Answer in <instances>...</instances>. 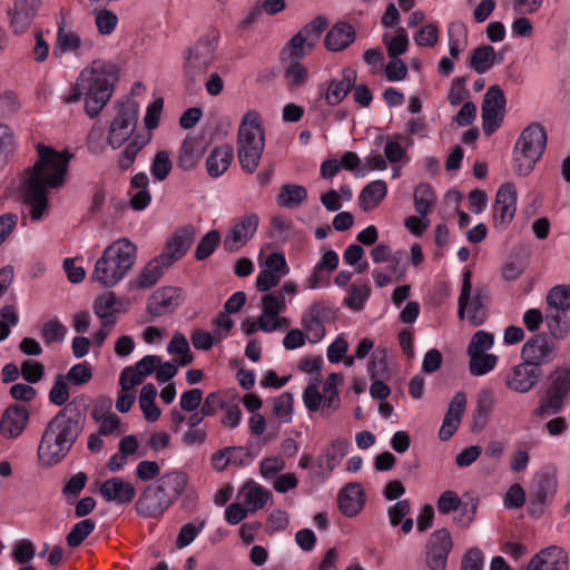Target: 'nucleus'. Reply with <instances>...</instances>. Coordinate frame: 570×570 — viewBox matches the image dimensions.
Here are the masks:
<instances>
[{"instance_id": "obj_36", "label": "nucleus", "mask_w": 570, "mask_h": 570, "mask_svg": "<svg viewBox=\"0 0 570 570\" xmlns=\"http://www.w3.org/2000/svg\"><path fill=\"white\" fill-rule=\"evenodd\" d=\"M157 389L154 384L147 383L141 387L139 405L145 419L149 422H156L161 414L160 409L155 403Z\"/></svg>"}, {"instance_id": "obj_35", "label": "nucleus", "mask_w": 570, "mask_h": 570, "mask_svg": "<svg viewBox=\"0 0 570 570\" xmlns=\"http://www.w3.org/2000/svg\"><path fill=\"white\" fill-rule=\"evenodd\" d=\"M307 198V190L302 185L285 184L277 195V204L286 208H297Z\"/></svg>"}, {"instance_id": "obj_24", "label": "nucleus", "mask_w": 570, "mask_h": 570, "mask_svg": "<svg viewBox=\"0 0 570 570\" xmlns=\"http://www.w3.org/2000/svg\"><path fill=\"white\" fill-rule=\"evenodd\" d=\"M466 406V395L464 392H456L451 400L443 423L439 431V438L442 441L450 440L459 429L462 415Z\"/></svg>"}, {"instance_id": "obj_33", "label": "nucleus", "mask_w": 570, "mask_h": 570, "mask_svg": "<svg viewBox=\"0 0 570 570\" xmlns=\"http://www.w3.org/2000/svg\"><path fill=\"white\" fill-rule=\"evenodd\" d=\"M203 153L204 149L199 139L194 137L186 138L179 148L177 166L186 171L194 169Z\"/></svg>"}, {"instance_id": "obj_58", "label": "nucleus", "mask_w": 570, "mask_h": 570, "mask_svg": "<svg viewBox=\"0 0 570 570\" xmlns=\"http://www.w3.org/2000/svg\"><path fill=\"white\" fill-rule=\"evenodd\" d=\"M72 385H83L92 377L91 367L87 363H78L73 365L65 375Z\"/></svg>"}, {"instance_id": "obj_34", "label": "nucleus", "mask_w": 570, "mask_h": 570, "mask_svg": "<svg viewBox=\"0 0 570 570\" xmlns=\"http://www.w3.org/2000/svg\"><path fill=\"white\" fill-rule=\"evenodd\" d=\"M271 494V491L258 484L247 483L240 489L238 497L243 499V504L248 511L255 512L265 505Z\"/></svg>"}, {"instance_id": "obj_14", "label": "nucleus", "mask_w": 570, "mask_h": 570, "mask_svg": "<svg viewBox=\"0 0 570 570\" xmlns=\"http://www.w3.org/2000/svg\"><path fill=\"white\" fill-rule=\"evenodd\" d=\"M331 307L323 303H313L304 313L301 324L309 343H318L325 336V323L334 320Z\"/></svg>"}, {"instance_id": "obj_32", "label": "nucleus", "mask_w": 570, "mask_h": 570, "mask_svg": "<svg viewBox=\"0 0 570 570\" xmlns=\"http://www.w3.org/2000/svg\"><path fill=\"white\" fill-rule=\"evenodd\" d=\"M387 194V185L384 180H374L367 184L358 196V204L363 212L376 208Z\"/></svg>"}, {"instance_id": "obj_44", "label": "nucleus", "mask_w": 570, "mask_h": 570, "mask_svg": "<svg viewBox=\"0 0 570 570\" xmlns=\"http://www.w3.org/2000/svg\"><path fill=\"white\" fill-rule=\"evenodd\" d=\"M96 522L91 519H85L76 523L67 534V543L71 548L80 546L83 540L95 530Z\"/></svg>"}, {"instance_id": "obj_53", "label": "nucleus", "mask_w": 570, "mask_h": 570, "mask_svg": "<svg viewBox=\"0 0 570 570\" xmlns=\"http://www.w3.org/2000/svg\"><path fill=\"white\" fill-rule=\"evenodd\" d=\"M63 374L55 377L53 385L49 392V400L55 405H63L69 399V385Z\"/></svg>"}, {"instance_id": "obj_46", "label": "nucleus", "mask_w": 570, "mask_h": 570, "mask_svg": "<svg viewBox=\"0 0 570 570\" xmlns=\"http://www.w3.org/2000/svg\"><path fill=\"white\" fill-rule=\"evenodd\" d=\"M92 417L96 422H100L98 432L102 435L112 434L120 425V419L114 413H104L102 407L100 409L99 404H96Z\"/></svg>"}, {"instance_id": "obj_16", "label": "nucleus", "mask_w": 570, "mask_h": 570, "mask_svg": "<svg viewBox=\"0 0 570 570\" xmlns=\"http://www.w3.org/2000/svg\"><path fill=\"white\" fill-rule=\"evenodd\" d=\"M196 235V228L193 225H186L179 228L167 242L164 250L157 256L166 267L171 266L180 259L191 246Z\"/></svg>"}, {"instance_id": "obj_3", "label": "nucleus", "mask_w": 570, "mask_h": 570, "mask_svg": "<svg viewBox=\"0 0 570 570\" xmlns=\"http://www.w3.org/2000/svg\"><path fill=\"white\" fill-rule=\"evenodd\" d=\"M117 80L118 68L114 63L95 60L80 72L72 95L65 97L63 101L77 102L85 96L86 114L95 118L109 101Z\"/></svg>"}, {"instance_id": "obj_31", "label": "nucleus", "mask_w": 570, "mask_h": 570, "mask_svg": "<svg viewBox=\"0 0 570 570\" xmlns=\"http://www.w3.org/2000/svg\"><path fill=\"white\" fill-rule=\"evenodd\" d=\"M234 159V150L230 145L215 147L206 160V169L210 177L222 176Z\"/></svg>"}, {"instance_id": "obj_18", "label": "nucleus", "mask_w": 570, "mask_h": 570, "mask_svg": "<svg viewBox=\"0 0 570 570\" xmlns=\"http://www.w3.org/2000/svg\"><path fill=\"white\" fill-rule=\"evenodd\" d=\"M493 209L495 227L507 228L517 210V189L513 184L507 183L499 188Z\"/></svg>"}, {"instance_id": "obj_13", "label": "nucleus", "mask_w": 570, "mask_h": 570, "mask_svg": "<svg viewBox=\"0 0 570 570\" xmlns=\"http://www.w3.org/2000/svg\"><path fill=\"white\" fill-rule=\"evenodd\" d=\"M453 548L450 531L445 528L431 533L425 544V562L431 570H445L448 556Z\"/></svg>"}, {"instance_id": "obj_63", "label": "nucleus", "mask_w": 570, "mask_h": 570, "mask_svg": "<svg viewBox=\"0 0 570 570\" xmlns=\"http://www.w3.org/2000/svg\"><path fill=\"white\" fill-rule=\"evenodd\" d=\"M203 395V391L197 387L185 391L180 395V409L187 412L196 411L199 406H202Z\"/></svg>"}, {"instance_id": "obj_48", "label": "nucleus", "mask_w": 570, "mask_h": 570, "mask_svg": "<svg viewBox=\"0 0 570 570\" xmlns=\"http://www.w3.org/2000/svg\"><path fill=\"white\" fill-rule=\"evenodd\" d=\"M307 69L299 60H291L284 71V77L291 89L303 86L307 79Z\"/></svg>"}, {"instance_id": "obj_26", "label": "nucleus", "mask_w": 570, "mask_h": 570, "mask_svg": "<svg viewBox=\"0 0 570 570\" xmlns=\"http://www.w3.org/2000/svg\"><path fill=\"white\" fill-rule=\"evenodd\" d=\"M82 46L90 47V41H82L80 36L71 28L67 27L65 19L58 26L57 40L52 53L61 58L67 52H77Z\"/></svg>"}, {"instance_id": "obj_59", "label": "nucleus", "mask_w": 570, "mask_h": 570, "mask_svg": "<svg viewBox=\"0 0 570 570\" xmlns=\"http://www.w3.org/2000/svg\"><path fill=\"white\" fill-rule=\"evenodd\" d=\"M494 337L492 334L484 331H478L471 338L468 346V354L485 353L487 350L492 347Z\"/></svg>"}, {"instance_id": "obj_19", "label": "nucleus", "mask_w": 570, "mask_h": 570, "mask_svg": "<svg viewBox=\"0 0 570 570\" xmlns=\"http://www.w3.org/2000/svg\"><path fill=\"white\" fill-rule=\"evenodd\" d=\"M542 375L541 368L527 361L513 366L505 376V385L514 392L527 393L531 391Z\"/></svg>"}, {"instance_id": "obj_27", "label": "nucleus", "mask_w": 570, "mask_h": 570, "mask_svg": "<svg viewBox=\"0 0 570 570\" xmlns=\"http://www.w3.org/2000/svg\"><path fill=\"white\" fill-rule=\"evenodd\" d=\"M364 493L360 483H347L338 493L337 502L340 511L348 518L361 512L364 507Z\"/></svg>"}, {"instance_id": "obj_6", "label": "nucleus", "mask_w": 570, "mask_h": 570, "mask_svg": "<svg viewBox=\"0 0 570 570\" xmlns=\"http://www.w3.org/2000/svg\"><path fill=\"white\" fill-rule=\"evenodd\" d=\"M236 146L242 169L247 174H254L265 149V131L256 110H248L243 116L237 130Z\"/></svg>"}, {"instance_id": "obj_61", "label": "nucleus", "mask_w": 570, "mask_h": 570, "mask_svg": "<svg viewBox=\"0 0 570 570\" xmlns=\"http://www.w3.org/2000/svg\"><path fill=\"white\" fill-rule=\"evenodd\" d=\"M226 407V402L220 391L212 392L207 394L204 401H202L200 410L207 416H214L219 410Z\"/></svg>"}, {"instance_id": "obj_15", "label": "nucleus", "mask_w": 570, "mask_h": 570, "mask_svg": "<svg viewBox=\"0 0 570 570\" xmlns=\"http://www.w3.org/2000/svg\"><path fill=\"white\" fill-rule=\"evenodd\" d=\"M259 218L250 213L240 217L226 234L223 245L228 253L240 249L254 236L257 230Z\"/></svg>"}, {"instance_id": "obj_30", "label": "nucleus", "mask_w": 570, "mask_h": 570, "mask_svg": "<svg viewBox=\"0 0 570 570\" xmlns=\"http://www.w3.org/2000/svg\"><path fill=\"white\" fill-rule=\"evenodd\" d=\"M355 40V30L347 22L335 23L325 36V47L330 51H342Z\"/></svg>"}, {"instance_id": "obj_9", "label": "nucleus", "mask_w": 570, "mask_h": 570, "mask_svg": "<svg viewBox=\"0 0 570 570\" xmlns=\"http://www.w3.org/2000/svg\"><path fill=\"white\" fill-rule=\"evenodd\" d=\"M551 383L546 395L541 397L534 413L538 416L556 414L564 405V400L570 393V367L558 366L550 374Z\"/></svg>"}, {"instance_id": "obj_47", "label": "nucleus", "mask_w": 570, "mask_h": 570, "mask_svg": "<svg viewBox=\"0 0 570 570\" xmlns=\"http://www.w3.org/2000/svg\"><path fill=\"white\" fill-rule=\"evenodd\" d=\"M67 328L58 318L47 321L41 327V337L47 345L61 342L66 336Z\"/></svg>"}, {"instance_id": "obj_41", "label": "nucleus", "mask_w": 570, "mask_h": 570, "mask_svg": "<svg viewBox=\"0 0 570 570\" xmlns=\"http://www.w3.org/2000/svg\"><path fill=\"white\" fill-rule=\"evenodd\" d=\"M549 309L564 312L570 309V285H557L547 295Z\"/></svg>"}, {"instance_id": "obj_42", "label": "nucleus", "mask_w": 570, "mask_h": 570, "mask_svg": "<svg viewBox=\"0 0 570 570\" xmlns=\"http://www.w3.org/2000/svg\"><path fill=\"white\" fill-rule=\"evenodd\" d=\"M435 200L433 189L429 184H419L414 189L415 210L425 218Z\"/></svg>"}, {"instance_id": "obj_37", "label": "nucleus", "mask_w": 570, "mask_h": 570, "mask_svg": "<svg viewBox=\"0 0 570 570\" xmlns=\"http://www.w3.org/2000/svg\"><path fill=\"white\" fill-rule=\"evenodd\" d=\"M546 321L553 340L562 341L569 335L570 323L563 312L548 309Z\"/></svg>"}, {"instance_id": "obj_10", "label": "nucleus", "mask_w": 570, "mask_h": 570, "mask_svg": "<svg viewBox=\"0 0 570 570\" xmlns=\"http://www.w3.org/2000/svg\"><path fill=\"white\" fill-rule=\"evenodd\" d=\"M216 43L208 36L199 38L193 46L184 52L185 76L191 83L204 75L215 59Z\"/></svg>"}, {"instance_id": "obj_11", "label": "nucleus", "mask_w": 570, "mask_h": 570, "mask_svg": "<svg viewBox=\"0 0 570 570\" xmlns=\"http://www.w3.org/2000/svg\"><path fill=\"white\" fill-rule=\"evenodd\" d=\"M139 106L136 101H127L117 106V112L108 129V144L119 148L132 135L138 120Z\"/></svg>"}, {"instance_id": "obj_39", "label": "nucleus", "mask_w": 570, "mask_h": 570, "mask_svg": "<svg viewBox=\"0 0 570 570\" xmlns=\"http://www.w3.org/2000/svg\"><path fill=\"white\" fill-rule=\"evenodd\" d=\"M167 268L163 265L161 261L157 257L151 259L140 272L137 278V285L140 288H149L154 286L163 276L164 269Z\"/></svg>"}, {"instance_id": "obj_25", "label": "nucleus", "mask_w": 570, "mask_h": 570, "mask_svg": "<svg viewBox=\"0 0 570 570\" xmlns=\"http://www.w3.org/2000/svg\"><path fill=\"white\" fill-rule=\"evenodd\" d=\"M99 492L106 501L119 504L130 503L136 495L135 487L121 478L106 480Z\"/></svg>"}, {"instance_id": "obj_17", "label": "nucleus", "mask_w": 570, "mask_h": 570, "mask_svg": "<svg viewBox=\"0 0 570 570\" xmlns=\"http://www.w3.org/2000/svg\"><path fill=\"white\" fill-rule=\"evenodd\" d=\"M556 351L557 345L554 342L549 340L546 334H538L525 342L521 356L523 361L541 368L542 364L553 360Z\"/></svg>"}, {"instance_id": "obj_51", "label": "nucleus", "mask_w": 570, "mask_h": 570, "mask_svg": "<svg viewBox=\"0 0 570 570\" xmlns=\"http://www.w3.org/2000/svg\"><path fill=\"white\" fill-rule=\"evenodd\" d=\"M293 394L285 392L274 400L273 413L276 417L282 419L284 422L292 421L293 413Z\"/></svg>"}, {"instance_id": "obj_45", "label": "nucleus", "mask_w": 570, "mask_h": 570, "mask_svg": "<svg viewBox=\"0 0 570 570\" xmlns=\"http://www.w3.org/2000/svg\"><path fill=\"white\" fill-rule=\"evenodd\" d=\"M222 240L220 234L217 229L209 230L198 243L195 257L197 261H203L209 257Z\"/></svg>"}, {"instance_id": "obj_8", "label": "nucleus", "mask_w": 570, "mask_h": 570, "mask_svg": "<svg viewBox=\"0 0 570 570\" xmlns=\"http://www.w3.org/2000/svg\"><path fill=\"white\" fill-rule=\"evenodd\" d=\"M472 273L470 269L463 273L461 293L458 301V315L462 320L468 308V318L473 326H480L487 320V303L489 301V291L487 288H478L470 302L472 284Z\"/></svg>"}, {"instance_id": "obj_2", "label": "nucleus", "mask_w": 570, "mask_h": 570, "mask_svg": "<svg viewBox=\"0 0 570 570\" xmlns=\"http://www.w3.org/2000/svg\"><path fill=\"white\" fill-rule=\"evenodd\" d=\"M86 419L85 410L73 400L48 422L37 452L42 465L53 466L68 455L85 428Z\"/></svg>"}, {"instance_id": "obj_62", "label": "nucleus", "mask_w": 570, "mask_h": 570, "mask_svg": "<svg viewBox=\"0 0 570 570\" xmlns=\"http://www.w3.org/2000/svg\"><path fill=\"white\" fill-rule=\"evenodd\" d=\"M309 50H307L305 41L296 33L291 38L283 49V53L291 60L302 59Z\"/></svg>"}, {"instance_id": "obj_4", "label": "nucleus", "mask_w": 570, "mask_h": 570, "mask_svg": "<svg viewBox=\"0 0 570 570\" xmlns=\"http://www.w3.org/2000/svg\"><path fill=\"white\" fill-rule=\"evenodd\" d=\"M137 247L127 238L110 244L95 264L91 279L109 288L118 284L132 268Z\"/></svg>"}, {"instance_id": "obj_49", "label": "nucleus", "mask_w": 570, "mask_h": 570, "mask_svg": "<svg viewBox=\"0 0 570 570\" xmlns=\"http://www.w3.org/2000/svg\"><path fill=\"white\" fill-rule=\"evenodd\" d=\"M370 295L371 287L368 284H363L361 286L352 285L350 287L348 296L344 299V304L353 311H362Z\"/></svg>"}, {"instance_id": "obj_54", "label": "nucleus", "mask_w": 570, "mask_h": 570, "mask_svg": "<svg viewBox=\"0 0 570 570\" xmlns=\"http://www.w3.org/2000/svg\"><path fill=\"white\" fill-rule=\"evenodd\" d=\"M204 527H205L204 520L199 521L198 523L188 522V523L184 524L180 528V531L177 535L176 547L178 549H183V548L189 546L196 539V537L199 534V532L203 530Z\"/></svg>"}, {"instance_id": "obj_55", "label": "nucleus", "mask_w": 570, "mask_h": 570, "mask_svg": "<svg viewBox=\"0 0 570 570\" xmlns=\"http://www.w3.org/2000/svg\"><path fill=\"white\" fill-rule=\"evenodd\" d=\"M173 167V163L169 158V155L165 150L158 151L151 164V174L157 180H164L168 177Z\"/></svg>"}, {"instance_id": "obj_60", "label": "nucleus", "mask_w": 570, "mask_h": 570, "mask_svg": "<svg viewBox=\"0 0 570 570\" xmlns=\"http://www.w3.org/2000/svg\"><path fill=\"white\" fill-rule=\"evenodd\" d=\"M146 145V140H139V137L134 138L126 148L124 149L121 157L119 158V167L121 169H128L135 161L137 154Z\"/></svg>"}, {"instance_id": "obj_40", "label": "nucleus", "mask_w": 570, "mask_h": 570, "mask_svg": "<svg viewBox=\"0 0 570 570\" xmlns=\"http://www.w3.org/2000/svg\"><path fill=\"white\" fill-rule=\"evenodd\" d=\"M326 27L327 20L320 16L313 19L297 32L298 36H301V38L305 41L307 50H312L315 47Z\"/></svg>"}, {"instance_id": "obj_56", "label": "nucleus", "mask_w": 570, "mask_h": 570, "mask_svg": "<svg viewBox=\"0 0 570 570\" xmlns=\"http://www.w3.org/2000/svg\"><path fill=\"white\" fill-rule=\"evenodd\" d=\"M460 36H466L465 24L459 21L450 23L448 28L449 50L454 59H456L462 51L459 39Z\"/></svg>"}, {"instance_id": "obj_43", "label": "nucleus", "mask_w": 570, "mask_h": 570, "mask_svg": "<svg viewBox=\"0 0 570 570\" xmlns=\"http://www.w3.org/2000/svg\"><path fill=\"white\" fill-rule=\"evenodd\" d=\"M469 356L470 373L474 376L487 374L488 372L494 368L498 361V357L495 355L487 353H472L469 354Z\"/></svg>"}, {"instance_id": "obj_22", "label": "nucleus", "mask_w": 570, "mask_h": 570, "mask_svg": "<svg viewBox=\"0 0 570 570\" xmlns=\"http://www.w3.org/2000/svg\"><path fill=\"white\" fill-rule=\"evenodd\" d=\"M28 421L27 407L21 404H12L1 415L0 432L6 439H17L24 431Z\"/></svg>"}, {"instance_id": "obj_7", "label": "nucleus", "mask_w": 570, "mask_h": 570, "mask_svg": "<svg viewBox=\"0 0 570 570\" xmlns=\"http://www.w3.org/2000/svg\"><path fill=\"white\" fill-rule=\"evenodd\" d=\"M547 146V134L539 124L529 125L520 135L514 148V171L528 176L541 158Z\"/></svg>"}, {"instance_id": "obj_64", "label": "nucleus", "mask_w": 570, "mask_h": 570, "mask_svg": "<svg viewBox=\"0 0 570 570\" xmlns=\"http://www.w3.org/2000/svg\"><path fill=\"white\" fill-rule=\"evenodd\" d=\"M414 40L420 47H434L439 40L438 27L433 23L422 27L415 35Z\"/></svg>"}, {"instance_id": "obj_1", "label": "nucleus", "mask_w": 570, "mask_h": 570, "mask_svg": "<svg viewBox=\"0 0 570 570\" xmlns=\"http://www.w3.org/2000/svg\"><path fill=\"white\" fill-rule=\"evenodd\" d=\"M37 156L33 166L24 170L20 187L22 204L28 213L23 220L28 216L35 222L42 218L49 206L48 191L65 184L72 157L67 150L57 151L42 142L37 144Z\"/></svg>"}, {"instance_id": "obj_29", "label": "nucleus", "mask_w": 570, "mask_h": 570, "mask_svg": "<svg viewBox=\"0 0 570 570\" xmlns=\"http://www.w3.org/2000/svg\"><path fill=\"white\" fill-rule=\"evenodd\" d=\"M502 61L503 55L501 52H497L490 45H482L472 51L468 65L472 70L482 75Z\"/></svg>"}, {"instance_id": "obj_21", "label": "nucleus", "mask_w": 570, "mask_h": 570, "mask_svg": "<svg viewBox=\"0 0 570 570\" xmlns=\"http://www.w3.org/2000/svg\"><path fill=\"white\" fill-rule=\"evenodd\" d=\"M524 570H568V554L562 548L550 546L535 553Z\"/></svg>"}, {"instance_id": "obj_52", "label": "nucleus", "mask_w": 570, "mask_h": 570, "mask_svg": "<svg viewBox=\"0 0 570 570\" xmlns=\"http://www.w3.org/2000/svg\"><path fill=\"white\" fill-rule=\"evenodd\" d=\"M45 365L42 363L30 358L24 360L20 367L22 379L29 384H35L41 381L45 376Z\"/></svg>"}, {"instance_id": "obj_38", "label": "nucleus", "mask_w": 570, "mask_h": 570, "mask_svg": "<svg viewBox=\"0 0 570 570\" xmlns=\"http://www.w3.org/2000/svg\"><path fill=\"white\" fill-rule=\"evenodd\" d=\"M348 445L350 443L346 439H336L324 450L323 458L326 460L325 466L328 474L346 455Z\"/></svg>"}, {"instance_id": "obj_50", "label": "nucleus", "mask_w": 570, "mask_h": 570, "mask_svg": "<svg viewBox=\"0 0 570 570\" xmlns=\"http://www.w3.org/2000/svg\"><path fill=\"white\" fill-rule=\"evenodd\" d=\"M13 150V132L8 125L0 124V169L7 165L8 158Z\"/></svg>"}, {"instance_id": "obj_28", "label": "nucleus", "mask_w": 570, "mask_h": 570, "mask_svg": "<svg viewBox=\"0 0 570 570\" xmlns=\"http://www.w3.org/2000/svg\"><path fill=\"white\" fill-rule=\"evenodd\" d=\"M356 81V71L351 68L342 70L340 79L330 81L325 92V100L330 106L338 105L351 91Z\"/></svg>"}, {"instance_id": "obj_5", "label": "nucleus", "mask_w": 570, "mask_h": 570, "mask_svg": "<svg viewBox=\"0 0 570 570\" xmlns=\"http://www.w3.org/2000/svg\"><path fill=\"white\" fill-rule=\"evenodd\" d=\"M188 484L185 472L173 471L161 475L155 484L148 485L135 507L140 515L156 518L161 515L184 492Z\"/></svg>"}, {"instance_id": "obj_23", "label": "nucleus", "mask_w": 570, "mask_h": 570, "mask_svg": "<svg viewBox=\"0 0 570 570\" xmlns=\"http://www.w3.org/2000/svg\"><path fill=\"white\" fill-rule=\"evenodd\" d=\"M557 491V481L549 474H541L534 489L529 494L528 510L531 515L543 514L544 505Z\"/></svg>"}, {"instance_id": "obj_20", "label": "nucleus", "mask_w": 570, "mask_h": 570, "mask_svg": "<svg viewBox=\"0 0 570 570\" xmlns=\"http://www.w3.org/2000/svg\"><path fill=\"white\" fill-rule=\"evenodd\" d=\"M181 303L179 288L171 286L163 287L150 295L147 311L153 316H164L173 313Z\"/></svg>"}, {"instance_id": "obj_57", "label": "nucleus", "mask_w": 570, "mask_h": 570, "mask_svg": "<svg viewBox=\"0 0 570 570\" xmlns=\"http://www.w3.org/2000/svg\"><path fill=\"white\" fill-rule=\"evenodd\" d=\"M263 314L268 317H278L285 308V296L282 293L267 294L262 298Z\"/></svg>"}, {"instance_id": "obj_12", "label": "nucleus", "mask_w": 570, "mask_h": 570, "mask_svg": "<svg viewBox=\"0 0 570 570\" xmlns=\"http://www.w3.org/2000/svg\"><path fill=\"white\" fill-rule=\"evenodd\" d=\"M505 96L500 86L489 87L482 101V128L487 136L493 135L501 126L505 115Z\"/></svg>"}]
</instances>
